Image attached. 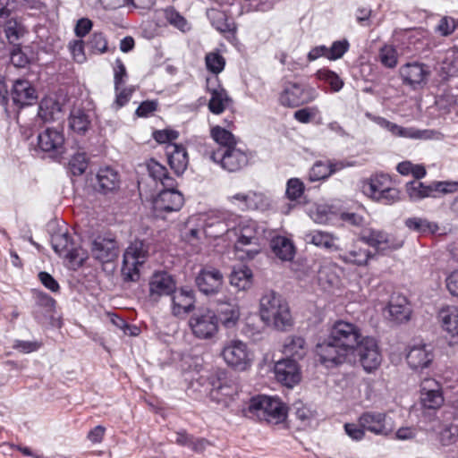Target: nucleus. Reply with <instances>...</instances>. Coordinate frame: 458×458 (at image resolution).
I'll list each match as a JSON object with an SVG mask.
<instances>
[{"label": "nucleus", "mask_w": 458, "mask_h": 458, "mask_svg": "<svg viewBox=\"0 0 458 458\" xmlns=\"http://www.w3.org/2000/svg\"><path fill=\"white\" fill-rule=\"evenodd\" d=\"M328 338L347 351L354 352L367 372L376 369L381 363L382 356L377 341L370 336H362L360 328L354 324L343 320L335 322Z\"/></svg>", "instance_id": "nucleus-1"}, {"label": "nucleus", "mask_w": 458, "mask_h": 458, "mask_svg": "<svg viewBox=\"0 0 458 458\" xmlns=\"http://www.w3.org/2000/svg\"><path fill=\"white\" fill-rule=\"evenodd\" d=\"M315 352L318 362L328 369H336L344 363L360 364V359L353 354L354 352L333 343L330 338L323 343H318L316 345Z\"/></svg>", "instance_id": "nucleus-2"}, {"label": "nucleus", "mask_w": 458, "mask_h": 458, "mask_svg": "<svg viewBox=\"0 0 458 458\" xmlns=\"http://www.w3.org/2000/svg\"><path fill=\"white\" fill-rule=\"evenodd\" d=\"M148 250V245L141 240H135L127 247L121 268L124 281L134 282L140 278L139 267L146 262Z\"/></svg>", "instance_id": "nucleus-3"}, {"label": "nucleus", "mask_w": 458, "mask_h": 458, "mask_svg": "<svg viewBox=\"0 0 458 458\" xmlns=\"http://www.w3.org/2000/svg\"><path fill=\"white\" fill-rule=\"evenodd\" d=\"M207 380L210 399L217 403L227 405L228 400L238 393L237 385L227 379V372L223 369L212 370Z\"/></svg>", "instance_id": "nucleus-4"}, {"label": "nucleus", "mask_w": 458, "mask_h": 458, "mask_svg": "<svg viewBox=\"0 0 458 458\" xmlns=\"http://www.w3.org/2000/svg\"><path fill=\"white\" fill-rule=\"evenodd\" d=\"M359 240L372 247L376 253L386 255L388 252L399 250L403 245V241L389 234L383 230L364 228L358 233Z\"/></svg>", "instance_id": "nucleus-5"}, {"label": "nucleus", "mask_w": 458, "mask_h": 458, "mask_svg": "<svg viewBox=\"0 0 458 458\" xmlns=\"http://www.w3.org/2000/svg\"><path fill=\"white\" fill-rule=\"evenodd\" d=\"M209 157L228 173L242 171L249 165L250 161L248 153L237 148V145L229 148H217L210 153Z\"/></svg>", "instance_id": "nucleus-6"}, {"label": "nucleus", "mask_w": 458, "mask_h": 458, "mask_svg": "<svg viewBox=\"0 0 458 458\" xmlns=\"http://www.w3.org/2000/svg\"><path fill=\"white\" fill-rule=\"evenodd\" d=\"M410 199L419 201L425 198H439L444 194L454 192L458 190V182H434L425 185L417 180L409 182L405 185Z\"/></svg>", "instance_id": "nucleus-7"}, {"label": "nucleus", "mask_w": 458, "mask_h": 458, "mask_svg": "<svg viewBox=\"0 0 458 458\" xmlns=\"http://www.w3.org/2000/svg\"><path fill=\"white\" fill-rule=\"evenodd\" d=\"M318 96L315 88L289 81L280 93L279 103L283 106L293 108L312 102Z\"/></svg>", "instance_id": "nucleus-8"}, {"label": "nucleus", "mask_w": 458, "mask_h": 458, "mask_svg": "<svg viewBox=\"0 0 458 458\" xmlns=\"http://www.w3.org/2000/svg\"><path fill=\"white\" fill-rule=\"evenodd\" d=\"M221 355L229 367L238 371H244L251 365L252 354L247 344L240 340L228 342L223 347Z\"/></svg>", "instance_id": "nucleus-9"}, {"label": "nucleus", "mask_w": 458, "mask_h": 458, "mask_svg": "<svg viewBox=\"0 0 458 458\" xmlns=\"http://www.w3.org/2000/svg\"><path fill=\"white\" fill-rule=\"evenodd\" d=\"M51 244L55 253L64 256L75 267H81L87 258L83 250L77 248L68 233H55L51 236Z\"/></svg>", "instance_id": "nucleus-10"}, {"label": "nucleus", "mask_w": 458, "mask_h": 458, "mask_svg": "<svg viewBox=\"0 0 458 458\" xmlns=\"http://www.w3.org/2000/svg\"><path fill=\"white\" fill-rule=\"evenodd\" d=\"M92 257L101 263L114 261L119 254L118 242L114 238L98 235L91 242Z\"/></svg>", "instance_id": "nucleus-11"}, {"label": "nucleus", "mask_w": 458, "mask_h": 458, "mask_svg": "<svg viewBox=\"0 0 458 458\" xmlns=\"http://www.w3.org/2000/svg\"><path fill=\"white\" fill-rule=\"evenodd\" d=\"M10 96L18 110L34 105L38 99L36 89L28 80L23 79H18L13 82Z\"/></svg>", "instance_id": "nucleus-12"}, {"label": "nucleus", "mask_w": 458, "mask_h": 458, "mask_svg": "<svg viewBox=\"0 0 458 458\" xmlns=\"http://www.w3.org/2000/svg\"><path fill=\"white\" fill-rule=\"evenodd\" d=\"M177 187H164L153 199L155 212H173L179 210L183 204V196Z\"/></svg>", "instance_id": "nucleus-13"}, {"label": "nucleus", "mask_w": 458, "mask_h": 458, "mask_svg": "<svg viewBox=\"0 0 458 458\" xmlns=\"http://www.w3.org/2000/svg\"><path fill=\"white\" fill-rule=\"evenodd\" d=\"M434 359L432 348L426 344H412L408 346L406 360L413 370H422L428 368Z\"/></svg>", "instance_id": "nucleus-14"}, {"label": "nucleus", "mask_w": 458, "mask_h": 458, "mask_svg": "<svg viewBox=\"0 0 458 458\" xmlns=\"http://www.w3.org/2000/svg\"><path fill=\"white\" fill-rule=\"evenodd\" d=\"M195 284L202 293L213 295L219 292L223 284V275L215 268H203L196 276Z\"/></svg>", "instance_id": "nucleus-15"}, {"label": "nucleus", "mask_w": 458, "mask_h": 458, "mask_svg": "<svg viewBox=\"0 0 458 458\" xmlns=\"http://www.w3.org/2000/svg\"><path fill=\"white\" fill-rule=\"evenodd\" d=\"M64 135L62 129L48 127L38 135V146L43 152L62 154Z\"/></svg>", "instance_id": "nucleus-16"}, {"label": "nucleus", "mask_w": 458, "mask_h": 458, "mask_svg": "<svg viewBox=\"0 0 458 458\" xmlns=\"http://www.w3.org/2000/svg\"><path fill=\"white\" fill-rule=\"evenodd\" d=\"M260 313L267 315H287L290 312L288 302L275 291L266 292L259 300Z\"/></svg>", "instance_id": "nucleus-17"}, {"label": "nucleus", "mask_w": 458, "mask_h": 458, "mask_svg": "<svg viewBox=\"0 0 458 458\" xmlns=\"http://www.w3.org/2000/svg\"><path fill=\"white\" fill-rule=\"evenodd\" d=\"M359 422L363 428L375 435L386 436L392 431L383 412L365 411L360 416Z\"/></svg>", "instance_id": "nucleus-18"}, {"label": "nucleus", "mask_w": 458, "mask_h": 458, "mask_svg": "<svg viewBox=\"0 0 458 458\" xmlns=\"http://www.w3.org/2000/svg\"><path fill=\"white\" fill-rule=\"evenodd\" d=\"M189 326L192 334L199 339H210L218 331V317H190Z\"/></svg>", "instance_id": "nucleus-19"}, {"label": "nucleus", "mask_w": 458, "mask_h": 458, "mask_svg": "<svg viewBox=\"0 0 458 458\" xmlns=\"http://www.w3.org/2000/svg\"><path fill=\"white\" fill-rule=\"evenodd\" d=\"M275 374L277 381L287 387H293L301 378L297 361L288 358L276 363Z\"/></svg>", "instance_id": "nucleus-20"}, {"label": "nucleus", "mask_w": 458, "mask_h": 458, "mask_svg": "<svg viewBox=\"0 0 458 458\" xmlns=\"http://www.w3.org/2000/svg\"><path fill=\"white\" fill-rule=\"evenodd\" d=\"M429 72L420 63H407L400 68V76L404 85L415 89L417 86L426 82Z\"/></svg>", "instance_id": "nucleus-21"}, {"label": "nucleus", "mask_w": 458, "mask_h": 458, "mask_svg": "<svg viewBox=\"0 0 458 458\" xmlns=\"http://www.w3.org/2000/svg\"><path fill=\"white\" fill-rule=\"evenodd\" d=\"M420 402L426 409H437L444 403V397L438 383L434 379L423 381L420 388Z\"/></svg>", "instance_id": "nucleus-22"}, {"label": "nucleus", "mask_w": 458, "mask_h": 458, "mask_svg": "<svg viewBox=\"0 0 458 458\" xmlns=\"http://www.w3.org/2000/svg\"><path fill=\"white\" fill-rule=\"evenodd\" d=\"M238 216L225 212L220 213L217 217H209L205 224V231L213 237H218L231 229H234Z\"/></svg>", "instance_id": "nucleus-23"}, {"label": "nucleus", "mask_w": 458, "mask_h": 458, "mask_svg": "<svg viewBox=\"0 0 458 458\" xmlns=\"http://www.w3.org/2000/svg\"><path fill=\"white\" fill-rule=\"evenodd\" d=\"M176 290V282L172 275L165 271L154 274L149 283L150 296L170 295Z\"/></svg>", "instance_id": "nucleus-24"}, {"label": "nucleus", "mask_w": 458, "mask_h": 458, "mask_svg": "<svg viewBox=\"0 0 458 458\" xmlns=\"http://www.w3.org/2000/svg\"><path fill=\"white\" fill-rule=\"evenodd\" d=\"M121 183L119 173L110 166L99 168L97 174L96 189L103 193H113L119 190Z\"/></svg>", "instance_id": "nucleus-25"}, {"label": "nucleus", "mask_w": 458, "mask_h": 458, "mask_svg": "<svg viewBox=\"0 0 458 458\" xmlns=\"http://www.w3.org/2000/svg\"><path fill=\"white\" fill-rule=\"evenodd\" d=\"M166 155L171 169L177 176L182 175L187 169L189 157L186 148L179 144H168Z\"/></svg>", "instance_id": "nucleus-26"}, {"label": "nucleus", "mask_w": 458, "mask_h": 458, "mask_svg": "<svg viewBox=\"0 0 458 458\" xmlns=\"http://www.w3.org/2000/svg\"><path fill=\"white\" fill-rule=\"evenodd\" d=\"M173 315L188 313L195 308V292L189 287H182L172 296Z\"/></svg>", "instance_id": "nucleus-27"}, {"label": "nucleus", "mask_w": 458, "mask_h": 458, "mask_svg": "<svg viewBox=\"0 0 458 458\" xmlns=\"http://www.w3.org/2000/svg\"><path fill=\"white\" fill-rule=\"evenodd\" d=\"M264 409L262 420L268 423L278 424L284 421L287 417V407L278 398L267 396Z\"/></svg>", "instance_id": "nucleus-28"}, {"label": "nucleus", "mask_w": 458, "mask_h": 458, "mask_svg": "<svg viewBox=\"0 0 458 458\" xmlns=\"http://www.w3.org/2000/svg\"><path fill=\"white\" fill-rule=\"evenodd\" d=\"M376 253H372L368 249H363L356 242H353L352 248L349 250H346L343 253L339 254V259L346 264H352L358 267L366 266L369 259L375 257Z\"/></svg>", "instance_id": "nucleus-29"}, {"label": "nucleus", "mask_w": 458, "mask_h": 458, "mask_svg": "<svg viewBox=\"0 0 458 458\" xmlns=\"http://www.w3.org/2000/svg\"><path fill=\"white\" fill-rule=\"evenodd\" d=\"M91 126L90 112L73 107L69 115V127L76 133L84 135Z\"/></svg>", "instance_id": "nucleus-30"}, {"label": "nucleus", "mask_w": 458, "mask_h": 458, "mask_svg": "<svg viewBox=\"0 0 458 458\" xmlns=\"http://www.w3.org/2000/svg\"><path fill=\"white\" fill-rule=\"evenodd\" d=\"M304 239L307 243H310L317 247L323 248L331 252L337 251L340 250L338 245L335 244V240L337 238L327 232L313 230L306 233Z\"/></svg>", "instance_id": "nucleus-31"}, {"label": "nucleus", "mask_w": 458, "mask_h": 458, "mask_svg": "<svg viewBox=\"0 0 458 458\" xmlns=\"http://www.w3.org/2000/svg\"><path fill=\"white\" fill-rule=\"evenodd\" d=\"M62 106L58 100L53 98H44L38 106V117L44 123H49L60 118Z\"/></svg>", "instance_id": "nucleus-32"}, {"label": "nucleus", "mask_w": 458, "mask_h": 458, "mask_svg": "<svg viewBox=\"0 0 458 458\" xmlns=\"http://www.w3.org/2000/svg\"><path fill=\"white\" fill-rule=\"evenodd\" d=\"M270 247L273 253L282 260H292L295 248L291 240L284 236H276L271 240Z\"/></svg>", "instance_id": "nucleus-33"}, {"label": "nucleus", "mask_w": 458, "mask_h": 458, "mask_svg": "<svg viewBox=\"0 0 458 458\" xmlns=\"http://www.w3.org/2000/svg\"><path fill=\"white\" fill-rule=\"evenodd\" d=\"M147 167L149 175L155 181H159L163 187H177L176 180L169 175L166 167L155 159H150L147 164Z\"/></svg>", "instance_id": "nucleus-34"}, {"label": "nucleus", "mask_w": 458, "mask_h": 458, "mask_svg": "<svg viewBox=\"0 0 458 458\" xmlns=\"http://www.w3.org/2000/svg\"><path fill=\"white\" fill-rule=\"evenodd\" d=\"M268 326V318H263V317H246V321L241 331L245 336L252 340H258L262 331Z\"/></svg>", "instance_id": "nucleus-35"}, {"label": "nucleus", "mask_w": 458, "mask_h": 458, "mask_svg": "<svg viewBox=\"0 0 458 458\" xmlns=\"http://www.w3.org/2000/svg\"><path fill=\"white\" fill-rule=\"evenodd\" d=\"M405 226L413 232L426 234L435 233L438 231V225L423 217H409L404 221Z\"/></svg>", "instance_id": "nucleus-36"}, {"label": "nucleus", "mask_w": 458, "mask_h": 458, "mask_svg": "<svg viewBox=\"0 0 458 458\" xmlns=\"http://www.w3.org/2000/svg\"><path fill=\"white\" fill-rule=\"evenodd\" d=\"M388 311L389 315H411L410 302L406 296L401 293H393L388 304L383 308V311Z\"/></svg>", "instance_id": "nucleus-37"}, {"label": "nucleus", "mask_w": 458, "mask_h": 458, "mask_svg": "<svg viewBox=\"0 0 458 458\" xmlns=\"http://www.w3.org/2000/svg\"><path fill=\"white\" fill-rule=\"evenodd\" d=\"M211 98L208 102V109L215 114H219L225 111L226 106L232 101L226 90L223 88L210 90Z\"/></svg>", "instance_id": "nucleus-38"}, {"label": "nucleus", "mask_w": 458, "mask_h": 458, "mask_svg": "<svg viewBox=\"0 0 458 458\" xmlns=\"http://www.w3.org/2000/svg\"><path fill=\"white\" fill-rule=\"evenodd\" d=\"M306 342L301 336H293L288 339L284 345V352L289 356L288 359L301 360L306 354Z\"/></svg>", "instance_id": "nucleus-39"}, {"label": "nucleus", "mask_w": 458, "mask_h": 458, "mask_svg": "<svg viewBox=\"0 0 458 458\" xmlns=\"http://www.w3.org/2000/svg\"><path fill=\"white\" fill-rule=\"evenodd\" d=\"M252 272L248 267L233 270L230 275V284L239 290H246L250 287Z\"/></svg>", "instance_id": "nucleus-40"}, {"label": "nucleus", "mask_w": 458, "mask_h": 458, "mask_svg": "<svg viewBox=\"0 0 458 458\" xmlns=\"http://www.w3.org/2000/svg\"><path fill=\"white\" fill-rule=\"evenodd\" d=\"M211 138L219 145L218 148H232L237 145L235 136L228 130L216 125L210 131Z\"/></svg>", "instance_id": "nucleus-41"}, {"label": "nucleus", "mask_w": 458, "mask_h": 458, "mask_svg": "<svg viewBox=\"0 0 458 458\" xmlns=\"http://www.w3.org/2000/svg\"><path fill=\"white\" fill-rule=\"evenodd\" d=\"M267 396L257 395L251 397L247 407L243 408L242 412L244 416L254 419L257 418L259 420H263V411H265V401Z\"/></svg>", "instance_id": "nucleus-42"}, {"label": "nucleus", "mask_w": 458, "mask_h": 458, "mask_svg": "<svg viewBox=\"0 0 458 458\" xmlns=\"http://www.w3.org/2000/svg\"><path fill=\"white\" fill-rule=\"evenodd\" d=\"M316 77L318 80L323 81L327 82V84H329L331 90L333 92L340 91L344 85V82L340 78V76L334 71H331L327 68H322V69L318 70L316 72Z\"/></svg>", "instance_id": "nucleus-43"}, {"label": "nucleus", "mask_w": 458, "mask_h": 458, "mask_svg": "<svg viewBox=\"0 0 458 458\" xmlns=\"http://www.w3.org/2000/svg\"><path fill=\"white\" fill-rule=\"evenodd\" d=\"M4 23V31L10 44L15 42L24 34L23 26L13 17L7 19Z\"/></svg>", "instance_id": "nucleus-44"}, {"label": "nucleus", "mask_w": 458, "mask_h": 458, "mask_svg": "<svg viewBox=\"0 0 458 458\" xmlns=\"http://www.w3.org/2000/svg\"><path fill=\"white\" fill-rule=\"evenodd\" d=\"M86 47L94 55H102L109 51L107 39L102 32L92 33Z\"/></svg>", "instance_id": "nucleus-45"}, {"label": "nucleus", "mask_w": 458, "mask_h": 458, "mask_svg": "<svg viewBox=\"0 0 458 458\" xmlns=\"http://www.w3.org/2000/svg\"><path fill=\"white\" fill-rule=\"evenodd\" d=\"M164 16L165 21L174 28L182 32L191 30V26L187 20L174 7H168L164 10Z\"/></svg>", "instance_id": "nucleus-46"}, {"label": "nucleus", "mask_w": 458, "mask_h": 458, "mask_svg": "<svg viewBox=\"0 0 458 458\" xmlns=\"http://www.w3.org/2000/svg\"><path fill=\"white\" fill-rule=\"evenodd\" d=\"M390 179L386 174H376L370 178L368 184V192L371 198L378 196L379 193L384 192L386 188L390 187Z\"/></svg>", "instance_id": "nucleus-47"}, {"label": "nucleus", "mask_w": 458, "mask_h": 458, "mask_svg": "<svg viewBox=\"0 0 458 458\" xmlns=\"http://www.w3.org/2000/svg\"><path fill=\"white\" fill-rule=\"evenodd\" d=\"M409 139L422 140H441L444 139V134L437 130L432 129H417L410 127Z\"/></svg>", "instance_id": "nucleus-48"}, {"label": "nucleus", "mask_w": 458, "mask_h": 458, "mask_svg": "<svg viewBox=\"0 0 458 458\" xmlns=\"http://www.w3.org/2000/svg\"><path fill=\"white\" fill-rule=\"evenodd\" d=\"M87 167L88 158L85 152L75 153L69 162V169L75 176L81 175Z\"/></svg>", "instance_id": "nucleus-49"}, {"label": "nucleus", "mask_w": 458, "mask_h": 458, "mask_svg": "<svg viewBox=\"0 0 458 458\" xmlns=\"http://www.w3.org/2000/svg\"><path fill=\"white\" fill-rule=\"evenodd\" d=\"M378 58L384 66L394 68L397 64V51L394 47L386 45L380 48Z\"/></svg>", "instance_id": "nucleus-50"}, {"label": "nucleus", "mask_w": 458, "mask_h": 458, "mask_svg": "<svg viewBox=\"0 0 458 458\" xmlns=\"http://www.w3.org/2000/svg\"><path fill=\"white\" fill-rule=\"evenodd\" d=\"M375 121L378 125L389 131L393 135L409 139L410 127L400 126L380 116L376 117Z\"/></svg>", "instance_id": "nucleus-51"}, {"label": "nucleus", "mask_w": 458, "mask_h": 458, "mask_svg": "<svg viewBox=\"0 0 458 458\" xmlns=\"http://www.w3.org/2000/svg\"><path fill=\"white\" fill-rule=\"evenodd\" d=\"M330 175H332V171H330L327 164L322 161H317L310 170L309 179L311 182H317L325 180Z\"/></svg>", "instance_id": "nucleus-52"}, {"label": "nucleus", "mask_w": 458, "mask_h": 458, "mask_svg": "<svg viewBox=\"0 0 458 458\" xmlns=\"http://www.w3.org/2000/svg\"><path fill=\"white\" fill-rule=\"evenodd\" d=\"M207 69L214 74L220 73L225 65V58L218 53H209L205 57Z\"/></svg>", "instance_id": "nucleus-53"}, {"label": "nucleus", "mask_w": 458, "mask_h": 458, "mask_svg": "<svg viewBox=\"0 0 458 458\" xmlns=\"http://www.w3.org/2000/svg\"><path fill=\"white\" fill-rule=\"evenodd\" d=\"M340 218L346 225L352 226L360 232L366 227V220L360 214L354 212H343L340 215Z\"/></svg>", "instance_id": "nucleus-54"}, {"label": "nucleus", "mask_w": 458, "mask_h": 458, "mask_svg": "<svg viewBox=\"0 0 458 458\" xmlns=\"http://www.w3.org/2000/svg\"><path fill=\"white\" fill-rule=\"evenodd\" d=\"M439 438L443 445L455 443L458 438V426L453 423L445 425L440 431Z\"/></svg>", "instance_id": "nucleus-55"}, {"label": "nucleus", "mask_w": 458, "mask_h": 458, "mask_svg": "<svg viewBox=\"0 0 458 458\" xmlns=\"http://www.w3.org/2000/svg\"><path fill=\"white\" fill-rule=\"evenodd\" d=\"M304 191V184L298 178H292L287 182L285 194L291 200L298 199Z\"/></svg>", "instance_id": "nucleus-56"}, {"label": "nucleus", "mask_w": 458, "mask_h": 458, "mask_svg": "<svg viewBox=\"0 0 458 458\" xmlns=\"http://www.w3.org/2000/svg\"><path fill=\"white\" fill-rule=\"evenodd\" d=\"M349 47L350 44L347 39L333 42L327 51V59L337 60L341 58L349 50Z\"/></svg>", "instance_id": "nucleus-57"}, {"label": "nucleus", "mask_w": 458, "mask_h": 458, "mask_svg": "<svg viewBox=\"0 0 458 458\" xmlns=\"http://www.w3.org/2000/svg\"><path fill=\"white\" fill-rule=\"evenodd\" d=\"M114 72V90L118 91L119 89L124 84L125 79L128 77L125 65L120 58L115 60Z\"/></svg>", "instance_id": "nucleus-58"}, {"label": "nucleus", "mask_w": 458, "mask_h": 458, "mask_svg": "<svg viewBox=\"0 0 458 458\" xmlns=\"http://www.w3.org/2000/svg\"><path fill=\"white\" fill-rule=\"evenodd\" d=\"M42 345L38 341H23L15 340L13 343V349L22 353H30L38 351Z\"/></svg>", "instance_id": "nucleus-59"}, {"label": "nucleus", "mask_w": 458, "mask_h": 458, "mask_svg": "<svg viewBox=\"0 0 458 458\" xmlns=\"http://www.w3.org/2000/svg\"><path fill=\"white\" fill-rule=\"evenodd\" d=\"M256 240L257 238L255 237L254 233L250 227L242 228L238 234L235 248L237 250H242L243 246L251 244L252 242Z\"/></svg>", "instance_id": "nucleus-60"}, {"label": "nucleus", "mask_w": 458, "mask_h": 458, "mask_svg": "<svg viewBox=\"0 0 458 458\" xmlns=\"http://www.w3.org/2000/svg\"><path fill=\"white\" fill-rule=\"evenodd\" d=\"M178 137L179 132L175 130L165 129L155 131L153 132V138L158 143L172 144L171 142L176 140Z\"/></svg>", "instance_id": "nucleus-61"}, {"label": "nucleus", "mask_w": 458, "mask_h": 458, "mask_svg": "<svg viewBox=\"0 0 458 458\" xmlns=\"http://www.w3.org/2000/svg\"><path fill=\"white\" fill-rule=\"evenodd\" d=\"M11 63L18 68H23L29 64V58L24 54L19 45H13L11 51Z\"/></svg>", "instance_id": "nucleus-62"}, {"label": "nucleus", "mask_w": 458, "mask_h": 458, "mask_svg": "<svg viewBox=\"0 0 458 458\" xmlns=\"http://www.w3.org/2000/svg\"><path fill=\"white\" fill-rule=\"evenodd\" d=\"M116 92L115 100L113 104L115 109H119L124 106L131 99L132 93L134 92L133 88H123L122 87Z\"/></svg>", "instance_id": "nucleus-63"}, {"label": "nucleus", "mask_w": 458, "mask_h": 458, "mask_svg": "<svg viewBox=\"0 0 458 458\" xmlns=\"http://www.w3.org/2000/svg\"><path fill=\"white\" fill-rule=\"evenodd\" d=\"M456 27L455 21L453 18L445 16L439 21V23L436 27V31L441 36L446 37L451 35Z\"/></svg>", "instance_id": "nucleus-64"}]
</instances>
